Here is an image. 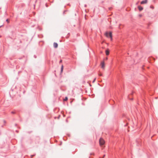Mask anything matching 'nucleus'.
Wrapping results in <instances>:
<instances>
[{
    "instance_id": "8",
    "label": "nucleus",
    "mask_w": 158,
    "mask_h": 158,
    "mask_svg": "<svg viewBox=\"0 0 158 158\" xmlns=\"http://www.w3.org/2000/svg\"><path fill=\"white\" fill-rule=\"evenodd\" d=\"M68 98L67 97H66L63 100L64 101H67L68 100Z\"/></svg>"
},
{
    "instance_id": "14",
    "label": "nucleus",
    "mask_w": 158,
    "mask_h": 158,
    "mask_svg": "<svg viewBox=\"0 0 158 158\" xmlns=\"http://www.w3.org/2000/svg\"><path fill=\"white\" fill-rule=\"evenodd\" d=\"M11 113L13 114L14 113L13 112H12Z\"/></svg>"
},
{
    "instance_id": "10",
    "label": "nucleus",
    "mask_w": 158,
    "mask_h": 158,
    "mask_svg": "<svg viewBox=\"0 0 158 158\" xmlns=\"http://www.w3.org/2000/svg\"><path fill=\"white\" fill-rule=\"evenodd\" d=\"M6 21L8 23L9 22V19H7L6 20Z\"/></svg>"
},
{
    "instance_id": "7",
    "label": "nucleus",
    "mask_w": 158,
    "mask_h": 158,
    "mask_svg": "<svg viewBox=\"0 0 158 158\" xmlns=\"http://www.w3.org/2000/svg\"><path fill=\"white\" fill-rule=\"evenodd\" d=\"M138 7L139 10L140 11H141L143 9V8L140 6H138Z\"/></svg>"
},
{
    "instance_id": "13",
    "label": "nucleus",
    "mask_w": 158,
    "mask_h": 158,
    "mask_svg": "<svg viewBox=\"0 0 158 158\" xmlns=\"http://www.w3.org/2000/svg\"><path fill=\"white\" fill-rule=\"evenodd\" d=\"M107 59H108L107 57H106V60H107Z\"/></svg>"
},
{
    "instance_id": "9",
    "label": "nucleus",
    "mask_w": 158,
    "mask_h": 158,
    "mask_svg": "<svg viewBox=\"0 0 158 158\" xmlns=\"http://www.w3.org/2000/svg\"><path fill=\"white\" fill-rule=\"evenodd\" d=\"M63 69V66L62 65L61 68V72H62Z\"/></svg>"
},
{
    "instance_id": "6",
    "label": "nucleus",
    "mask_w": 158,
    "mask_h": 158,
    "mask_svg": "<svg viewBox=\"0 0 158 158\" xmlns=\"http://www.w3.org/2000/svg\"><path fill=\"white\" fill-rule=\"evenodd\" d=\"M53 46L55 48H57L58 47V44L56 43H54L53 44Z\"/></svg>"
},
{
    "instance_id": "15",
    "label": "nucleus",
    "mask_w": 158,
    "mask_h": 158,
    "mask_svg": "<svg viewBox=\"0 0 158 158\" xmlns=\"http://www.w3.org/2000/svg\"><path fill=\"white\" fill-rule=\"evenodd\" d=\"M60 62H62V60H61L60 61Z\"/></svg>"
},
{
    "instance_id": "4",
    "label": "nucleus",
    "mask_w": 158,
    "mask_h": 158,
    "mask_svg": "<svg viewBox=\"0 0 158 158\" xmlns=\"http://www.w3.org/2000/svg\"><path fill=\"white\" fill-rule=\"evenodd\" d=\"M147 2H148V0H144L142 1L141 2V4H146L147 3Z\"/></svg>"
},
{
    "instance_id": "5",
    "label": "nucleus",
    "mask_w": 158,
    "mask_h": 158,
    "mask_svg": "<svg viewBox=\"0 0 158 158\" xmlns=\"http://www.w3.org/2000/svg\"><path fill=\"white\" fill-rule=\"evenodd\" d=\"M106 55H108L109 54V50L108 49H107L106 51Z\"/></svg>"
},
{
    "instance_id": "12",
    "label": "nucleus",
    "mask_w": 158,
    "mask_h": 158,
    "mask_svg": "<svg viewBox=\"0 0 158 158\" xmlns=\"http://www.w3.org/2000/svg\"><path fill=\"white\" fill-rule=\"evenodd\" d=\"M96 78H95L94 80L93 81V82L94 83V81H95V80H96Z\"/></svg>"
},
{
    "instance_id": "11",
    "label": "nucleus",
    "mask_w": 158,
    "mask_h": 158,
    "mask_svg": "<svg viewBox=\"0 0 158 158\" xmlns=\"http://www.w3.org/2000/svg\"><path fill=\"white\" fill-rule=\"evenodd\" d=\"M98 75L99 76H102V74L101 73H100L99 74H98Z\"/></svg>"
},
{
    "instance_id": "3",
    "label": "nucleus",
    "mask_w": 158,
    "mask_h": 158,
    "mask_svg": "<svg viewBox=\"0 0 158 158\" xmlns=\"http://www.w3.org/2000/svg\"><path fill=\"white\" fill-rule=\"evenodd\" d=\"M101 68L103 69H104L105 67V63L104 61H102L101 62Z\"/></svg>"
},
{
    "instance_id": "16",
    "label": "nucleus",
    "mask_w": 158,
    "mask_h": 158,
    "mask_svg": "<svg viewBox=\"0 0 158 158\" xmlns=\"http://www.w3.org/2000/svg\"><path fill=\"white\" fill-rule=\"evenodd\" d=\"M105 156V155H104V156H103V158Z\"/></svg>"
},
{
    "instance_id": "1",
    "label": "nucleus",
    "mask_w": 158,
    "mask_h": 158,
    "mask_svg": "<svg viewBox=\"0 0 158 158\" xmlns=\"http://www.w3.org/2000/svg\"><path fill=\"white\" fill-rule=\"evenodd\" d=\"M105 35L107 37H108L109 36L111 39V40H112V33L111 32H110L109 33L106 32L105 34Z\"/></svg>"
},
{
    "instance_id": "2",
    "label": "nucleus",
    "mask_w": 158,
    "mask_h": 158,
    "mask_svg": "<svg viewBox=\"0 0 158 158\" xmlns=\"http://www.w3.org/2000/svg\"><path fill=\"white\" fill-rule=\"evenodd\" d=\"M105 143L104 140L102 138H101L99 139V144L101 146L103 145Z\"/></svg>"
}]
</instances>
